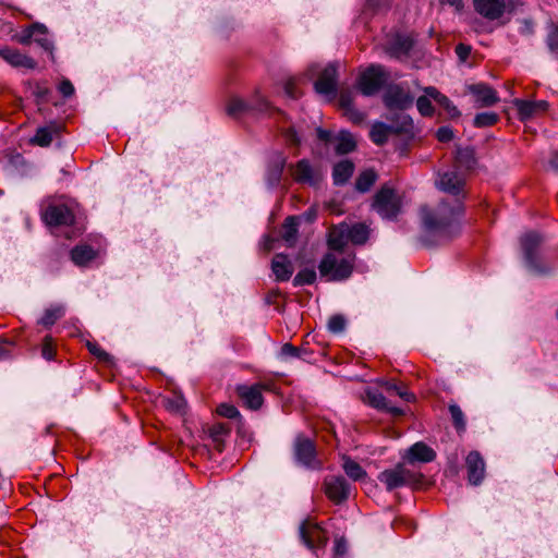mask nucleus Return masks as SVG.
Wrapping results in <instances>:
<instances>
[{
	"mask_svg": "<svg viewBox=\"0 0 558 558\" xmlns=\"http://www.w3.org/2000/svg\"><path fill=\"white\" fill-rule=\"evenodd\" d=\"M437 186L456 198L452 202L442 201L436 207H423L421 219L427 233L448 240L459 231V219L463 213L460 196H463L464 178L459 171L449 170L439 175Z\"/></svg>",
	"mask_w": 558,
	"mask_h": 558,
	"instance_id": "nucleus-1",
	"label": "nucleus"
},
{
	"mask_svg": "<svg viewBox=\"0 0 558 558\" xmlns=\"http://www.w3.org/2000/svg\"><path fill=\"white\" fill-rule=\"evenodd\" d=\"M355 255L353 252H329L318 265L323 277L332 281L348 279L353 270Z\"/></svg>",
	"mask_w": 558,
	"mask_h": 558,
	"instance_id": "nucleus-2",
	"label": "nucleus"
},
{
	"mask_svg": "<svg viewBox=\"0 0 558 558\" xmlns=\"http://www.w3.org/2000/svg\"><path fill=\"white\" fill-rule=\"evenodd\" d=\"M372 206L383 219L393 220L401 211L402 202L393 189L385 185L376 193Z\"/></svg>",
	"mask_w": 558,
	"mask_h": 558,
	"instance_id": "nucleus-3",
	"label": "nucleus"
},
{
	"mask_svg": "<svg viewBox=\"0 0 558 558\" xmlns=\"http://www.w3.org/2000/svg\"><path fill=\"white\" fill-rule=\"evenodd\" d=\"M542 242V235L534 231L524 233L520 239L525 265L531 272L536 275H544L549 270L538 260L537 251Z\"/></svg>",
	"mask_w": 558,
	"mask_h": 558,
	"instance_id": "nucleus-4",
	"label": "nucleus"
},
{
	"mask_svg": "<svg viewBox=\"0 0 558 558\" xmlns=\"http://www.w3.org/2000/svg\"><path fill=\"white\" fill-rule=\"evenodd\" d=\"M268 109V101L259 94L254 95L250 101L232 97L227 105L228 116L236 119L248 113H264Z\"/></svg>",
	"mask_w": 558,
	"mask_h": 558,
	"instance_id": "nucleus-5",
	"label": "nucleus"
},
{
	"mask_svg": "<svg viewBox=\"0 0 558 558\" xmlns=\"http://www.w3.org/2000/svg\"><path fill=\"white\" fill-rule=\"evenodd\" d=\"M387 77L384 66L373 64L361 73L359 88L364 96H373L383 87Z\"/></svg>",
	"mask_w": 558,
	"mask_h": 558,
	"instance_id": "nucleus-6",
	"label": "nucleus"
},
{
	"mask_svg": "<svg viewBox=\"0 0 558 558\" xmlns=\"http://www.w3.org/2000/svg\"><path fill=\"white\" fill-rule=\"evenodd\" d=\"M413 129V121L409 116L401 118L400 126L389 125L384 122H375L369 131V137L376 145L387 143L391 134L408 133Z\"/></svg>",
	"mask_w": 558,
	"mask_h": 558,
	"instance_id": "nucleus-7",
	"label": "nucleus"
},
{
	"mask_svg": "<svg viewBox=\"0 0 558 558\" xmlns=\"http://www.w3.org/2000/svg\"><path fill=\"white\" fill-rule=\"evenodd\" d=\"M378 480L386 485L387 490H393L417 481L416 474L398 464L395 469L385 470L378 475Z\"/></svg>",
	"mask_w": 558,
	"mask_h": 558,
	"instance_id": "nucleus-8",
	"label": "nucleus"
},
{
	"mask_svg": "<svg viewBox=\"0 0 558 558\" xmlns=\"http://www.w3.org/2000/svg\"><path fill=\"white\" fill-rule=\"evenodd\" d=\"M294 457L296 462L305 468L318 469L320 466L316 458L315 445L307 437H296L294 442Z\"/></svg>",
	"mask_w": 558,
	"mask_h": 558,
	"instance_id": "nucleus-9",
	"label": "nucleus"
},
{
	"mask_svg": "<svg viewBox=\"0 0 558 558\" xmlns=\"http://www.w3.org/2000/svg\"><path fill=\"white\" fill-rule=\"evenodd\" d=\"M383 100L388 109L403 110L412 106L414 98L402 85L392 84L386 88Z\"/></svg>",
	"mask_w": 558,
	"mask_h": 558,
	"instance_id": "nucleus-10",
	"label": "nucleus"
},
{
	"mask_svg": "<svg viewBox=\"0 0 558 558\" xmlns=\"http://www.w3.org/2000/svg\"><path fill=\"white\" fill-rule=\"evenodd\" d=\"M337 65L330 63L320 72L314 83V88L317 94L332 98L337 93Z\"/></svg>",
	"mask_w": 558,
	"mask_h": 558,
	"instance_id": "nucleus-11",
	"label": "nucleus"
},
{
	"mask_svg": "<svg viewBox=\"0 0 558 558\" xmlns=\"http://www.w3.org/2000/svg\"><path fill=\"white\" fill-rule=\"evenodd\" d=\"M324 485L326 495L336 504H341L350 496L351 486L342 476H327Z\"/></svg>",
	"mask_w": 558,
	"mask_h": 558,
	"instance_id": "nucleus-12",
	"label": "nucleus"
},
{
	"mask_svg": "<svg viewBox=\"0 0 558 558\" xmlns=\"http://www.w3.org/2000/svg\"><path fill=\"white\" fill-rule=\"evenodd\" d=\"M44 221L53 227L70 226L74 221V215L71 209L63 205H50L43 214Z\"/></svg>",
	"mask_w": 558,
	"mask_h": 558,
	"instance_id": "nucleus-13",
	"label": "nucleus"
},
{
	"mask_svg": "<svg viewBox=\"0 0 558 558\" xmlns=\"http://www.w3.org/2000/svg\"><path fill=\"white\" fill-rule=\"evenodd\" d=\"M292 175L299 183L315 186L322 179V173L318 168L311 165L307 159H301L293 167Z\"/></svg>",
	"mask_w": 558,
	"mask_h": 558,
	"instance_id": "nucleus-14",
	"label": "nucleus"
},
{
	"mask_svg": "<svg viewBox=\"0 0 558 558\" xmlns=\"http://www.w3.org/2000/svg\"><path fill=\"white\" fill-rule=\"evenodd\" d=\"M0 58L15 69L34 70L37 62L29 56L22 53L19 49L4 46L0 48Z\"/></svg>",
	"mask_w": 558,
	"mask_h": 558,
	"instance_id": "nucleus-15",
	"label": "nucleus"
},
{
	"mask_svg": "<svg viewBox=\"0 0 558 558\" xmlns=\"http://www.w3.org/2000/svg\"><path fill=\"white\" fill-rule=\"evenodd\" d=\"M413 38L409 35L395 34L386 43V52L397 59L405 58L409 56L413 47Z\"/></svg>",
	"mask_w": 558,
	"mask_h": 558,
	"instance_id": "nucleus-16",
	"label": "nucleus"
},
{
	"mask_svg": "<svg viewBox=\"0 0 558 558\" xmlns=\"http://www.w3.org/2000/svg\"><path fill=\"white\" fill-rule=\"evenodd\" d=\"M513 105L521 121H527L535 116L544 113L548 108V102L545 100L514 99Z\"/></svg>",
	"mask_w": 558,
	"mask_h": 558,
	"instance_id": "nucleus-17",
	"label": "nucleus"
},
{
	"mask_svg": "<svg viewBox=\"0 0 558 558\" xmlns=\"http://www.w3.org/2000/svg\"><path fill=\"white\" fill-rule=\"evenodd\" d=\"M474 10L483 17L495 21L506 11L505 0H473Z\"/></svg>",
	"mask_w": 558,
	"mask_h": 558,
	"instance_id": "nucleus-18",
	"label": "nucleus"
},
{
	"mask_svg": "<svg viewBox=\"0 0 558 558\" xmlns=\"http://www.w3.org/2000/svg\"><path fill=\"white\" fill-rule=\"evenodd\" d=\"M299 534L303 544L310 549H313L315 545L324 543L326 538L324 530L318 524L312 523L308 520L302 522Z\"/></svg>",
	"mask_w": 558,
	"mask_h": 558,
	"instance_id": "nucleus-19",
	"label": "nucleus"
},
{
	"mask_svg": "<svg viewBox=\"0 0 558 558\" xmlns=\"http://www.w3.org/2000/svg\"><path fill=\"white\" fill-rule=\"evenodd\" d=\"M466 470L470 484L478 485L485 475V462L477 451H472L466 457Z\"/></svg>",
	"mask_w": 558,
	"mask_h": 558,
	"instance_id": "nucleus-20",
	"label": "nucleus"
},
{
	"mask_svg": "<svg viewBox=\"0 0 558 558\" xmlns=\"http://www.w3.org/2000/svg\"><path fill=\"white\" fill-rule=\"evenodd\" d=\"M365 399L366 402L380 411H385L387 413H390L395 416H399L403 414L402 409L398 407H393L390 404V402L387 400V398L377 389L368 388L365 390Z\"/></svg>",
	"mask_w": 558,
	"mask_h": 558,
	"instance_id": "nucleus-21",
	"label": "nucleus"
},
{
	"mask_svg": "<svg viewBox=\"0 0 558 558\" xmlns=\"http://www.w3.org/2000/svg\"><path fill=\"white\" fill-rule=\"evenodd\" d=\"M263 386L259 384L253 386H241L238 388V393L243 400L245 405L252 410H257L263 404Z\"/></svg>",
	"mask_w": 558,
	"mask_h": 558,
	"instance_id": "nucleus-22",
	"label": "nucleus"
},
{
	"mask_svg": "<svg viewBox=\"0 0 558 558\" xmlns=\"http://www.w3.org/2000/svg\"><path fill=\"white\" fill-rule=\"evenodd\" d=\"M436 458V452L426 444L418 441L412 445L405 456L409 463L432 462Z\"/></svg>",
	"mask_w": 558,
	"mask_h": 558,
	"instance_id": "nucleus-23",
	"label": "nucleus"
},
{
	"mask_svg": "<svg viewBox=\"0 0 558 558\" xmlns=\"http://www.w3.org/2000/svg\"><path fill=\"white\" fill-rule=\"evenodd\" d=\"M469 92L476 97V101L482 107H489L499 101L497 92L486 84H473L469 86Z\"/></svg>",
	"mask_w": 558,
	"mask_h": 558,
	"instance_id": "nucleus-24",
	"label": "nucleus"
},
{
	"mask_svg": "<svg viewBox=\"0 0 558 558\" xmlns=\"http://www.w3.org/2000/svg\"><path fill=\"white\" fill-rule=\"evenodd\" d=\"M271 269L278 281H288L293 274V266L284 254H277L271 262Z\"/></svg>",
	"mask_w": 558,
	"mask_h": 558,
	"instance_id": "nucleus-25",
	"label": "nucleus"
},
{
	"mask_svg": "<svg viewBox=\"0 0 558 558\" xmlns=\"http://www.w3.org/2000/svg\"><path fill=\"white\" fill-rule=\"evenodd\" d=\"M345 234L349 241L354 244H364L371 234L369 227L364 222L354 223L352 226L344 225Z\"/></svg>",
	"mask_w": 558,
	"mask_h": 558,
	"instance_id": "nucleus-26",
	"label": "nucleus"
},
{
	"mask_svg": "<svg viewBox=\"0 0 558 558\" xmlns=\"http://www.w3.org/2000/svg\"><path fill=\"white\" fill-rule=\"evenodd\" d=\"M354 163L348 159L341 160L335 165L332 170V179L336 185L345 184L352 177Z\"/></svg>",
	"mask_w": 558,
	"mask_h": 558,
	"instance_id": "nucleus-27",
	"label": "nucleus"
},
{
	"mask_svg": "<svg viewBox=\"0 0 558 558\" xmlns=\"http://www.w3.org/2000/svg\"><path fill=\"white\" fill-rule=\"evenodd\" d=\"M424 92L439 106H441L451 118H457L460 116V111L452 104V101L447 96L442 95L436 87L428 86L424 89Z\"/></svg>",
	"mask_w": 558,
	"mask_h": 558,
	"instance_id": "nucleus-28",
	"label": "nucleus"
},
{
	"mask_svg": "<svg viewBox=\"0 0 558 558\" xmlns=\"http://www.w3.org/2000/svg\"><path fill=\"white\" fill-rule=\"evenodd\" d=\"M284 166L286 158L281 155H277L274 161L268 166L266 180L270 187H275L279 184Z\"/></svg>",
	"mask_w": 558,
	"mask_h": 558,
	"instance_id": "nucleus-29",
	"label": "nucleus"
},
{
	"mask_svg": "<svg viewBox=\"0 0 558 558\" xmlns=\"http://www.w3.org/2000/svg\"><path fill=\"white\" fill-rule=\"evenodd\" d=\"M60 126L58 124H50L38 128L36 134L32 138V143L40 147H47L51 144L53 135L59 133Z\"/></svg>",
	"mask_w": 558,
	"mask_h": 558,
	"instance_id": "nucleus-30",
	"label": "nucleus"
},
{
	"mask_svg": "<svg viewBox=\"0 0 558 558\" xmlns=\"http://www.w3.org/2000/svg\"><path fill=\"white\" fill-rule=\"evenodd\" d=\"M335 150L337 155H345L353 151L356 142L350 132L341 131L335 138Z\"/></svg>",
	"mask_w": 558,
	"mask_h": 558,
	"instance_id": "nucleus-31",
	"label": "nucleus"
},
{
	"mask_svg": "<svg viewBox=\"0 0 558 558\" xmlns=\"http://www.w3.org/2000/svg\"><path fill=\"white\" fill-rule=\"evenodd\" d=\"M47 33V27L44 24L34 23L24 28L20 34L13 36V39L21 45H29L32 39L37 35Z\"/></svg>",
	"mask_w": 558,
	"mask_h": 558,
	"instance_id": "nucleus-32",
	"label": "nucleus"
},
{
	"mask_svg": "<svg viewBox=\"0 0 558 558\" xmlns=\"http://www.w3.org/2000/svg\"><path fill=\"white\" fill-rule=\"evenodd\" d=\"M347 241L349 239L345 234L344 225L339 226L338 228H333L329 233L328 245L331 252H345L343 250Z\"/></svg>",
	"mask_w": 558,
	"mask_h": 558,
	"instance_id": "nucleus-33",
	"label": "nucleus"
},
{
	"mask_svg": "<svg viewBox=\"0 0 558 558\" xmlns=\"http://www.w3.org/2000/svg\"><path fill=\"white\" fill-rule=\"evenodd\" d=\"M65 314V307L62 304H53L45 310L44 315L38 320L44 327H51L58 319Z\"/></svg>",
	"mask_w": 558,
	"mask_h": 558,
	"instance_id": "nucleus-34",
	"label": "nucleus"
},
{
	"mask_svg": "<svg viewBox=\"0 0 558 558\" xmlns=\"http://www.w3.org/2000/svg\"><path fill=\"white\" fill-rule=\"evenodd\" d=\"M96 257V253L89 245H77L71 251V258L75 265L83 266Z\"/></svg>",
	"mask_w": 558,
	"mask_h": 558,
	"instance_id": "nucleus-35",
	"label": "nucleus"
},
{
	"mask_svg": "<svg viewBox=\"0 0 558 558\" xmlns=\"http://www.w3.org/2000/svg\"><path fill=\"white\" fill-rule=\"evenodd\" d=\"M298 231L299 219L293 216L288 217L282 226L281 236L289 246L295 243Z\"/></svg>",
	"mask_w": 558,
	"mask_h": 558,
	"instance_id": "nucleus-36",
	"label": "nucleus"
},
{
	"mask_svg": "<svg viewBox=\"0 0 558 558\" xmlns=\"http://www.w3.org/2000/svg\"><path fill=\"white\" fill-rule=\"evenodd\" d=\"M342 468L352 481H361L366 476V472L363 468L350 458H343Z\"/></svg>",
	"mask_w": 558,
	"mask_h": 558,
	"instance_id": "nucleus-37",
	"label": "nucleus"
},
{
	"mask_svg": "<svg viewBox=\"0 0 558 558\" xmlns=\"http://www.w3.org/2000/svg\"><path fill=\"white\" fill-rule=\"evenodd\" d=\"M230 433V428L225 423H216L209 427V436L216 444V448L221 450V445L225 437Z\"/></svg>",
	"mask_w": 558,
	"mask_h": 558,
	"instance_id": "nucleus-38",
	"label": "nucleus"
},
{
	"mask_svg": "<svg viewBox=\"0 0 558 558\" xmlns=\"http://www.w3.org/2000/svg\"><path fill=\"white\" fill-rule=\"evenodd\" d=\"M384 389L387 391L388 395H395L401 398L402 400L410 402L414 400V395L408 391L404 387L399 386L396 383L392 381H385L383 384Z\"/></svg>",
	"mask_w": 558,
	"mask_h": 558,
	"instance_id": "nucleus-39",
	"label": "nucleus"
},
{
	"mask_svg": "<svg viewBox=\"0 0 558 558\" xmlns=\"http://www.w3.org/2000/svg\"><path fill=\"white\" fill-rule=\"evenodd\" d=\"M376 178H377V175H376L375 171H373V170L363 171L356 179V182H355L356 190L362 193L367 192L372 187V185L375 183Z\"/></svg>",
	"mask_w": 558,
	"mask_h": 558,
	"instance_id": "nucleus-40",
	"label": "nucleus"
},
{
	"mask_svg": "<svg viewBox=\"0 0 558 558\" xmlns=\"http://www.w3.org/2000/svg\"><path fill=\"white\" fill-rule=\"evenodd\" d=\"M448 409L452 418L453 426L456 427L457 432H464L466 422L464 413L462 412L461 408L456 403H451L449 404Z\"/></svg>",
	"mask_w": 558,
	"mask_h": 558,
	"instance_id": "nucleus-41",
	"label": "nucleus"
},
{
	"mask_svg": "<svg viewBox=\"0 0 558 558\" xmlns=\"http://www.w3.org/2000/svg\"><path fill=\"white\" fill-rule=\"evenodd\" d=\"M457 162L468 169L475 165L474 151L470 147L458 148L456 154Z\"/></svg>",
	"mask_w": 558,
	"mask_h": 558,
	"instance_id": "nucleus-42",
	"label": "nucleus"
},
{
	"mask_svg": "<svg viewBox=\"0 0 558 558\" xmlns=\"http://www.w3.org/2000/svg\"><path fill=\"white\" fill-rule=\"evenodd\" d=\"M316 280V271L313 268H305L300 270L293 278V286L301 287L312 284Z\"/></svg>",
	"mask_w": 558,
	"mask_h": 558,
	"instance_id": "nucleus-43",
	"label": "nucleus"
},
{
	"mask_svg": "<svg viewBox=\"0 0 558 558\" xmlns=\"http://www.w3.org/2000/svg\"><path fill=\"white\" fill-rule=\"evenodd\" d=\"M499 116L495 112H481L474 118V126L487 128L497 123Z\"/></svg>",
	"mask_w": 558,
	"mask_h": 558,
	"instance_id": "nucleus-44",
	"label": "nucleus"
},
{
	"mask_svg": "<svg viewBox=\"0 0 558 558\" xmlns=\"http://www.w3.org/2000/svg\"><path fill=\"white\" fill-rule=\"evenodd\" d=\"M546 45L554 58L558 59V25H551L546 37Z\"/></svg>",
	"mask_w": 558,
	"mask_h": 558,
	"instance_id": "nucleus-45",
	"label": "nucleus"
},
{
	"mask_svg": "<svg viewBox=\"0 0 558 558\" xmlns=\"http://www.w3.org/2000/svg\"><path fill=\"white\" fill-rule=\"evenodd\" d=\"M430 99L433 98L425 94L424 96H420L416 100L417 110L424 117H432L434 113V107Z\"/></svg>",
	"mask_w": 558,
	"mask_h": 558,
	"instance_id": "nucleus-46",
	"label": "nucleus"
},
{
	"mask_svg": "<svg viewBox=\"0 0 558 558\" xmlns=\"http://www.w3.org/2000/svg\"><path fill=\"white\" fill-rule=\"evenodd\" d=\"M186 402L182 396H174L173 398H168L165 401V407L167 410L175 413H182L185 409Z\"/></svg>",
	"mask_w": 558,
	"mask_h": 558,
	"instance_id": "nucleus-47",
	"label": "nucleus"
},
{
	"mask_svg": "<svg viewBox=\"0 0 558 558\" xmlns=\"http://www.w3.org/2000/svg\"><path fill=\"white\" fill-rule=\"evenodd\" d=\"M345 323L342 315H333L328 320V329L333 333L342 332L345 328Z\"/></svg>",
	"mask_w": 558,
	"mask_h": 558,
	"instance_id": "nucleus-48",
	"label": "nucleus"
},
{
	"mask_svg": "<svg viewBox=\"0 0 558 558\" xmlns=\"http://www.w3.org/2000/svg\"><path fill=\"white\" fill-rule=\"evenodd\" d=\"M301 352H302V348L294 347L291 343H284L281 347L280 355L283 359H298V357H303Z\"/></svg>",
	"mask_w": 558,
	"mask_h": 558,
	"instance_id": "nucleus-49",
	"label": "nucleus"
},
{
	"mask_svg": "<svg viewBox=\"0 0 558 558\" xmlns=\"http://www.w3.org/2000/svg\"><path fill=\"white\" fill-rule=\"evenodd\" d=\"M41 355L47 361H51L54 357L53 340L50 336H46L41 345Z\"/></svg>",
	"mask_w": 558,
	"mask_h": 558,
	"instance_id": "nucleus-50",
	"label": "nucleus"
},
{
	"mask_svg": "<svg viewBox=\"0 0 558 558\" xmlns=\"http://www.w3.org/2000/svg\"><path fill=\"white\" fill-rule=\"evenodd\" d=\"M217 411L221 416L228 418H236L240 416L239 410L234 405L228 403L220 404Z\"/></svg>",
	"mask_w": 558,
	"mask_h": 558,
	"instance_id": "nucleus-51",
	"label": "nucleus"
},
{
	"mask_svg": "<svg viewBox=\"0 0 558 558\" xmlns=\"http://www.w3.org/2000/svg\"><path fill=\"white\" fill-rule=\"evenodd\" d=\"M519 23H520L519 33L522 36L531 37V36L534 35L535 25H534V22L532 20L523 19V20H520Z\"/></svg>",
	"mask_w": 558,
	"mask_h": 558,
	"instance_id": "nucleus-52",
	"label": "nucleus"
},
{
	"mask_svg": "<svg viewBox=\"0 0 558 558\" xmlns=\"http://www.w3.org/2000/svg\"><path fill=\"white\" fill-rule=\"evenodd\" d=\"M47 33L44 35L37 34L34 37V40L46 51H48L50 54H52L53 51V43L46 36Z\"/></svg>",
	"mask_w": 558,
	"mask_h": 558,
	"instance_id": "nucleus-53",
	"label": "nucleus"
},
{
	"mask_svg": "<svg viewBox=\"0 0 558 558\" xmlns=\"http://www.w3.org/2000/svg\"><path fill=\"white\" fill-rule=\"evenodd\" d=\"M344 113L354 123H362L365 119V113L356 109L354 106L344 110Z\"/></svg>",
	"mask_w": 558,
	"mask_h": 558,
	"instance_id": "nucleus-54",
	"label": "nucleus"
},
{
	"mask_svg": "<svg viewBox=\"0 0 558 558\" xmlns=\"http://www.w3.org/2000/svg\"><path fill=\"white\" fill-rule=\"evenodd\" d=\"M437 140L441 143H447L453 138V131L449 126H441L436 133Z\"/></svg>",
	"mask_w": 558,
	"mask_h": 558,
	"instance_id": "nucleus-55",
	"label": "nucleus"
},
{
	"mask_svg": "<svg viewBox=\"0 0 558 558\" xmlns=\"http://www.w3.org/2000/svg\"><path fill=\"white\" fill-rule=\"evenodd\" d=\"M59 92L62 94L63 97L68 98L74 94V86L73 84L64 78L60 82L58 86Z\"/></svg>",
	"mask_w": 558,
	"mask_h": 558,
	"instance_id": "nucleus-56",
	"label": "nucleus"
},
{
	"mask_svg": "<svg viewBox=\"0 0 558 558\" xmlns=\"http://www.w3.org/2000/svg\"><path fill=\"white\" fill-rule=\"evenodd\" d=\"M87 347H88V350L89 352L97 356L99 360H102V361H108L109 360V354L104 351L99 345H97L96 343H90L88 342L87 343Z\"/></svg>",
	"mask_w": 558,
	"mask_h": 558,
	"instance_id": "nucleus-57",
	"label": "nucleus"
},
{
	"mask_svg": "<svg viewBox=\"0 0 558 558\" xmlns=\"http://www.w3.org/2000/svg\"><path fill=\"white\" fill-rule=\"evenodd\" d=\"M339 104L343 110L353 107V97L350 92H342L339 96Z\"/></svg>",
	"mask_w": 558,
	"mask_h": 558,
	"instance_id": "nucleus-58",
	"label": "nucleus"
},
{
	"mask_svg": "<svg viewBox=\"0 0 558 558\" xmlns=\"http://www.w3.org/2000/svg\"><path fill=\"white\" fill-rule=\"evenodd\" d=\"M456 53L460 61H466L471 53V47L469 45L459 44L456 47Z\"/></svg>",
	"mask_w": 558,
	"mask_h": 558,
	"instance_id": "nucleus-59",
	"label": "nucleus"
},
{
	"mask_svg": "<svg viewBox=\"0 0 558 558\" xmlns=\"http://www.w3.org/2000/svg\"><path fill=\"white\" fill-rule=\"evenodd\" d=\"M284 138L286 141L291 145H299L301 143V138L298 135L296 131L293 128H289L284 132Z\"/></svg>",
	"mask_w": 558,
	"mask_h": 558,
	"instance_id": "nucleus-60",
	"label": "nucleus"
},
{
	"mask_svg": "<svg viewBox=\"0 0 558 558\" xmlns=\"http://www.w3.org/2000/svg\"><path fill=\"white\" fill-rule=\"evenodd\" d=\"M284 93L288 97L293 98V99H295L300 96V93H299L294 82L291 80L286 83Z\"/></svg>",
	"mask_w": 558,
	"mask_h": 558,
	"instance_id": "nucleus-61",
	"label": "nucleus"
},
{
	"mask_svg": "<svg viewBox=\"0 0 558 558\" xmlns=\"http://www.w3.org/2000/svg\"><path fill=\"white\" fill-rule=\"evenodd\" d=\"M34 96L38 101H43L47 95L49 94V89L45 86H41L40 84L35 85V89L33 92Z\"/></svg>",
	"mask_w": 558,
	"mask_h": 558,
	"instance_id": "nucleus-62",
	"label": "nucleus"
},
{
	"mask_svg": "<svg viewBox=\"0 0 558 558\" xmlns=\"http://www.w3.org/2000/svg\"><path fill=\"white\" fill-rule=\"evenodd\" d=\"M316 133H317L318 140H320L323 142H329L331 140V133L327 130L318 128Z\"/></svg>",
	"mask_w": 558,
	"mask_h": 558,
	"instance_id": "nucleus-63",
	"label": "nucleus"
},
{
	"mask_svg": "<svg viewBox=\"0 0 558 558\" xmlns=\"http://www.w3.org/2000/svg\"><path fill=\"white\" fill-rule=\"evenodd\" d=\"M445 4H449L450 7L454 8L456 11L458 12L462 11L464 7L463 0H448Z\"/></svg>",
	"mask_w": 558,
	"mask_h": 558,
	"instance_id": "nucleus-64",
	"label": "nucleus"
}]
</instances>
